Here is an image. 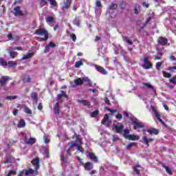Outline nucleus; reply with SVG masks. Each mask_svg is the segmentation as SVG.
<instances>
[{
    "label": "nucleus",
    "mask_w": 176,
    "mask_h": 176,
    "mask_svg": "<svg viewBox=\"0 0 176 176\" xmlns=\"http://www.w3.org/2000/svg\"><path fill=\"white\" fill-rule=\"evenodd\" d=\"M62 93V97H64V98H68V96L65 94V92L64 91H61Z\"/></svg>",
    "instance_id": "nucleus-58"
},
{
    "label": "nucleus",
    "mask_w": 176,
    "mask_h": 176,
    "mask_svg": "<svg viewBox=\"0 0 176 176\" xmlns=\"http://www.w3.org/2000/svg\"><path fill=\"white\" fill-rule=\"evenodd\" d=\"M48 45L50 47H56V43L53 42H50Z\"/></svg>",
    "instance_id": "nucleus-57"
},
{
    "label": "nucleus",
    "mask_w": 176,
    "mask_h": 176,
    "mask_svg": "<svg viewBox=\"0 0 176 176\" xmlns=\"http://www.w3.org/2000/svg\"><path fill=\"white\" fill-rule=\"evenodd\" d=\"M102 124H104L107 127H109V124H111V120H109V116L108 114H105L102 121Z\"/></svg>",
    "instance_id": "nucleus-9"
},
{
    "label": "nucleus",
    "mask_w": 176,
    "mask_h": 176,
    "mask_svg": "<svg viewBox=\"0 0 176 176\" xmlns=\"http://www.w3.org/2000/svg\"><path fill=\"white\" fill-rule=\"evenodd\" d=\"M14 16H24L28 14V12H27V10H24V11L21 10L20 9V6L14 8Z\"/></svg>",
    "instance_id": "nucleus-6"
},
{
    "label": "nucleus",
    "mask_w": 176,
    "mask_h": 176,
    "mask_svg": "<svg viewBox=\"0 0 176 176\" xmlns=\"http://www.w3.org/2000/svg\"><path fill=\"white\" fill-rule=\"evenodd\" d=\"M48 52H50V47L47 45L45 47V53H48Z\"/></svg>",
    "instance_id": "nucleus-54"
},
{
    "label": "nucleus",
    "mask_w": 176,
    "mask_h": 176,
    "mask_svg": "<svg viewBox=\"0 0 176 176\" xmlns=\"http://www.w3.org/2000/svg\"><path fill=\"white\" fill-rule=\"evenodd\" d=\"M43 138H44V142H45V144H48V142H50V139L47 138V137L44 136Z\"/></svg>",
    "instance_id": "nucleus-53"
},
{
    "label": "nucleus",
    "mask_w": 176,
    "mask_h": 176,
    "mask_svg": "<svg viewBox=\"0 0 176 176\" xmlns=\"http://www.w3.org/2000/svg\"><path fill=\"white\" fill-rule=\"evenodd\" d=\"M113 129L118 133V134H122L123 133V124H113Z\"/></svg>",
    "instance_id": "nucleus-8"
},
{
    "label": "nucleus",
    "mask_w": 176,
    "mask_h": 176,
    "mask_svg": "<svg viewBox=\"0 0 176 176\" xmlns=\"http://www.w3.org/2000/svg\"><path fill=\"white\" fill-rule=\"evenodd\" d=\"M35 138H31L30 139H28V138H27V135H25L24 142H25V144L33 145V144H35Z\"/></svg>",
    "instance_id": "nucleus-11"
},
{
    "label": "nucleus",
    "mask_w": 176,
    "mask_h": 176,
    "mask_svg": "<svg viewBox=\"0 0 176 176\" xmlns=\"http://www.w3.org/2000/svg\"><path fill=\"white\" fill-rule=\"evenodd\" d=\"M17 127H19V129H23V127H25V121L24 120H21L18 123Z\"/></svg>",
    "instance_id": "nucleus-25"
},
{
    "label": "nucleus",
    "mask_w": 176,
    "mask_h": 176,
    "mask_svg": "<svg viewBox=\"0 0 176 176\" xmlns=\"http://www.w3.org/2000/svg\"><path fill=\"white\" fill-rule=\"evenodd\" d=\"M8 65H10V67H14L17 65V63L16 61H9Z\"/></svg>",
    "instance_id": "nucleus-38"
},
{
    "label": "nucleus",
    "mask_w": 176,
    "mask_h": 176,
    "mask_svg": "<svg viewBox=\"0 0 176 176\" xmlns=\"http://www.w3.org/2000/svg\"><path fill=\"white\" fill-rule=\"evenodd\" d=\"M116 119H118V120H122V119H123V116H122V114L119 113L118 116H116Z\"/></svg>",
    "instance_id": "nucleus-51"
},
{
    "label": "nucleus",
    "mask_w": 176,
    "mask_h": 176,
    "mask_svg": "<svg viewBox=\"0 0 176 176\" xmlns=\"http://www.w3.org/2000/svg\"><path fill=\"white\" fill-rule=\"evenodd\" d=\"M85 170H87L88 171H90V170H93V164L91 162H87L85 164H83Z\"/></svg>",
    "instance_id": "nucleus-15"
},
{
    "label": "nucleus",
    "mask_w": 176,
    "mask_h": 176,
    "mask_svg": "<svg viewBox=\"0 0 176 176\" xmlns=\"http://www.w3.org/2000/svg\"><path fill=\"white\" fill-rule=\"evenodd\" d=\"M39 111H42V109H43V107L42 106V104L41 103H39L38 107H37Z\"/></svg>",
    "instance_id": "nucleus-59"
},
{
    "label": "nucleus",
    "mask_w": 176,
    "mask_h": 176,
    "mask_svg": "<svg viewBox=\"0 0 176 176\" xmlns=\"http://www.w3.org/2000/svg\"><path fill=\"white\" fill-rule=\"evenodd\" d=\"M17 98V96H7L6 100H16Z\"/></svg>",
    "instance_id": "nucleus-44"
},
{
    "label": "nucleus",
    "mask_w": 176,
    "mask_h": 176,
    "mask_svg": "<svg viewBox=\"0 0 176 176\" xmlns=\"http://www.w3.org/2000/svg\"><path fill=\"white\" fill-rule=\"evenodd\" d=\"M164 168L168 174H171V169L168 166H164Z\"/></svg>",
    "instance_id": "nucleus-48"
},
{
    "label": "nucleus",
    "mask_w": 176,
    "mask_h": 176,
    "mask_svg": "<svg viewBox=\"0 0 176 176\" xmlns=\"http://www.w3.org/2000/svg\"><path fill=\"white\" fill-rule=\"evenodd\" d=\"M12 50H23V48L21 47H16L12 48Z\"/></svg>",
    "instance_id": "nucleus-62"
},
{
    "label": "nucleus",
    "mask_w": 176,
    "mask_h": 176,
    "mask_svg": "<svg viewBox=\"0 0 176 176\" xmlns=\"http://www.w3.org/2000/svg\"><path fill=\"white\" fill-rule=\"evenodd\" d=\"M123 40L124 41V42L128 43V45H132L133 44V41L130 39L129 37H124Z\"/></svg>",
    "instance_id": "nucleus-33"
},
{
    "label": "nucleus",
    "mask_w": 176,
    "mask_h": 176,
    "mask_svg": "<svg viewBox=\"0 0 176 176\" xmlns=\"http://www.w3.org/2000/svg\"><path fill=\"white\" fill-rule=\"evenodd\" d=\"M45 21L50 25V24L54 21V18L52 16H48L45 18Z\"/></svg>",
    "instance_id": "nucleus-23"
},
{
    "label": "nucleus",
    "mask_w": 176,
    "mask_h": 176,
    "mask_svg": "<svg viewBox=\"0 0 176 176\" xmlns=\"http://www.w3.org/2000/svg\"><path fill=\"white\" fill-rule=\"evenodd\" d=\"M72 0H66L65 4L62 6V10H65V9H68L69 6H71Z\"/></svg>",
    "instance_id": "nucleus-18"
},
{
    "label": "nucleus",
    "mask_w": 176,
    "mask_h": 176,
    "mask_svg": "<svg viewBox=\"0 0 176 176\" xmlns=\"http://www.w3.org/2000/svg\"><path fill=\"white\" fill-rule=\"evenodd\" d=\"M16 174V171L14 170H10L6 176H10V175H14Z\"/></svg>",
    "instance_id": "nucleus-50"
},
{
    "label": "nucleus",
    "mask_w": 176,
    "mask_h": 176,
    "mask_svg": "<svg viewBox=\"0 0 176 176\" xmlns=\"http://www.w3.org/2000/svg\"><path fill=\"white\" fill-rule=\"evenodd\" d=\"M95 67L98 72H100V74H102L103 75H107L108 74V72H107L104 69V67H102L98 65H95Z\"/></svg>",
    "instance_id": "nucleus-10"
},
{
    "label": "nucleus",
    "mask_w": 176,
    "mask_h": 176,
    "mask_svg": "<svg viewBox=\"0 0 176 176\" xmlns=\"http://www.w3.org/2000/svg\"><path fill=\"white\" fill-rule=\"evenodd\" d=\"M147 133H149L150 134H159V131L156 129H150L147 131Z\"/></svg>",
    "instance_id": "nucleus-28"
},
{
    "label": "nucleus",
    "mask_w": 176,
    "mask_h": 176,
    "mask_svg": "<svg viewBox=\"0 0 176 176\" xmlns=\"http://www.w3.org/2000/svg\"><path fill=\"white\" fill-rule=\"evenodd\" d=\"M54 112L56 115H58V113H60V105L58 104V102L55 104L54 107Z\"/></svg>",
    "instance_id": "nucleus-21"
},
{
    "label": "nucleus",
    "mask_w": 176,
    "mask_h": 176,
    "mask_svg": "<svg viewBox=\"0 0 176 176\" xmlns=\"http://www.w3.org/2000/svg\"><path fill=\"white\" fill-rule=\"evenodd\" d=\"M107 111H109V112H111V113H116V112H118V110L111 109H107Z\"/></svg>",
    "instance_id": "nucleus-55"
},
{
    "label": "nucleus",
    "mask_w": 176,
    "mask_h": 176,
    "mask_svg": "<svg viewBox=\"0 0 176 176\" xmlns=\"http://www.w3.org/2000/svg\"><path fill=\"white\" fill-rule=\"evenodd\" d=\"M44 153H45L46 157H49V150H47V148H45Z\"/></svg>",
    "instance_id": "nucleus-56"
},
{
    "label": "nucleus",
    "mask_w": 176,
    "mask_h": 176,
    "mask_svg": "<svg viewBox=\"0 0 176 176\" xmlns=\"http://www.w3.org/2000/svg\"><path fill=\"white\" fill-rule=\"evenodd\" d=\"M140 168H141V166H140V165H136L135 166L133 167V171H135V173L140 174Z\"/></svg>",
    "instance_id": "nucleus-34"
},
{
    "label": "nucleus",
    "mask_w": 176,
    "mask_h": 176,
    "mask_svg": "<svg viewBox=\"0 0 176 176\" xmlns=\"http://www.w3.org/2000/svg\"><path fill=\"white\" fill-rule=\"evenodd\" d=\"M8 52L10 54V58H14L15 57H17L19 53H17L16 52H14L10 49L8 50Z\"/></svg>",
    "instance_id": "nucleus-16"
},
{
    "label": "nucleus",
    "mask_w": 176,
    "mask_h": 176,
    "mask_svg": "<svg viewBox=\"0 0 176 176\" xmlns=\"http://www.w3.org/2000/svg\"><path fill=\"white\" fill-rule=\"evenodd\" d=\"M87 153H88V156H89V159H91V160H93V162H95L96 163H97V162H98V158L97 157V156H96V155H94V153H90V152H87Z\"/></svg>",
    "instance_id": "nucleus-14"
},
{
    "label": "nucleus",
    "mask_w": 176,
    "mask_h": 176,
    "mask_svg": "<svg viewBox=\"0 0 176 176\" xmlns=\"http://www.w3.org/2000/svg\"><path fill=\"white\" fill-rule=\"evenodd\" d=\"M36 35H40L41 36H44L43 38H40L39 41H47L49 39V33L47 32L46 30L40 28L38 30H36L34 32Z\"/></svg>",
    "instance_id": "nucleus-3"
},
{
    "label": "nucleus",
    "mask_w": 176,
    "mask_h": 176,
    "mask_svg": "<svg viewBox=\"0 0 176 176\" xmlns=\"http://www.w3.org/2000/svg\"><path fill=\"white\" fill-rule=\"evenodd\" d=\"M1 8H2V10H0V14L1 15L3 14V13H5V12H6L5 5H2Z\"/></svg>",
    "instance_id": "nucleus-47"
},
{
    "label": "nucleus",
    "mask_w": 176,
    "mask_h": 176,
    "mask_svg": "<svg viewBox=\"0 0 176 176\" xmlns=\"http://www.w3.org/2000/svg\"><path fill=\"white\" fill-rule=\"evenodd\" d=\"M80 65H83V63H82V61H78L75 63V67L76 68H79V67H80Z\"/></svg>",
    "instance_id": "nucleus-40"
},
{
    "label": "nucleus",
    "mask_w": 176,
    "mask_h": 176,
    "mask_svg": "<svg viewBox=\"0 0 176 176\" xmlns=\"http://www.w3.org/2000/svg\"><path fill=\"white\" fill-rule=\"evenodd\" d=\"M8 80H9V76L1 77V78L0 79V86H5V84L6 83V82H8Z\"/></svg>",
    "instance_id": "nucleus-17"
},
{
    "label": "nucleus",
    "mask_w": 176,
    "mask_h": 176,
    "mask_svg": "<svg viewBox=\"0 0 176 176\" xmlns=\"http://www.w3.org/2000/svg\"><path fill=\"white\" fill-rule=\"evenodd\" d=\"M80 145H82V140H80V138L78 135H76L75 142L69 146V148L67 150V153H69V151H71L72 148L76 146L77 151H78L79 152H81V153H83V148H82V146H80Z\"/></svg>",
    "instance_id": "nucleus-1"
},
{
    "label": "nucleus",
    "mask_w": 176,
    "mask_h": 176,
    "mask_svg": "<svg viewBox=\"0 0 176 176\" xmlns=\"http://www.w3.org/2000/svg\"><path fill=\"white\" fill-rule=\"evenodd\" d=\"M168 71H170V72H176V66L169 67Z\"/></svg>",
    "instance_id": "nucleus-39"
},
{
    "label": "nucleus",
    "mask_w": 176,
    "mask_h": 176,
    "mask_svg": "<svg viewBox=\"0 0 176 176\" xmlns=\"http://www.w3.org/2000/svg\"><path fill=\"white\" fill-rule=\"evenodd\" d=\"M33 54L34 53L32 52L27 54L22 57L21 60H28V58H31L32 57Z\"/></svg>",
    "instance_id": "nucleus-27"
},
{
    "label": "nucleus",
    "mask_w": 176,
    "mask_h": 176,
    "mask_svg": "<svg viewBox=\"0 0 176 176\" xmlns=\"http://www.w3.org/2000/svg\"><path fill=\"white\" fill-rule=\"evenodd\" d=\"M40 3L41 6H45L47 3V1L46 0H41Z\"/></svg>",
    "instance_id": "nucleus-49"
},
{
    "label": "nucleus",
    "mask_w": 176,
    "mask_h": 176,
    "mask_svg": "<svg viewBox=\"0 0 176 176\" xmlns=\"http://www.w3.org/2000/svg\"><path fill=\"white\" fill-rule=\"evenodd\" d=\"M155 67L157 68V69H158V71H160L161 68H162V63L161 62H158L156 63Z\"/></svg>",
    "instance_id": "nucleus-41"
},
{
    "label": "nucleus",
    "mask_w": 176,
    "mask_h": 176,
    "mask_svg": "<svg viewBox=\"0 0 176 176\" xmlns=\"http://www.w3.org/2000/svg\"><path fill=\"white\" fill-rule=\"evenodd\" d=\"M142 67L144 69H151V68H152V63L149 61L148 56H145L143 58V64L142 65Z\"/></svg>",
    "instance_id": "nucleus-5"
},
{
    "label": "nucleus",
    "mask_w": 176,
    "mask_h": 176,
    "mask_svg": "<svg viewBox=\"0 0 176 176\" xmlns=\"http://www.w3.org/2000/svg\"><path fill=\"white\" fill-rule=\"evenodd\" d=\"M170 83H173V85H176V76H173L169 79Z\"/></svg>",
    "instance_id": "nucleus-35"
},
{
    "label": "nucleus",
    "mask_w": 176,
    "mask_h": 176,
    "mask_svg": "<svg viewBox=\"0 0 176 176\" xmlns=\"http://www.w3.org/2000/svg\"><path fill=\"white\" fill-rule=\"evenodd\" d=\"M74 25H77V27H80V21L79 20V19H76L74 21H73Z\"/></svg>",
    "instance_id": "nucleus-36"
},
{
    "label": "nucleus",
    "mask_w": 176,
    "mask_h": 176,
    "mask_svg": "<svg viewBox=\"0 0 176 176\" xmlns=\"http://www.w3.org/2000/svg\"><path fill=\"white\" fill-rule=\"evenodd\" d=\"M123 135H124V138H126V139L129 138V135H130V130H129L128 129H126L124 131Z\"/></svg>",
    "instance_id": "nucleus-30"
},
{
    "label": "nucleus",
    "mask_w": 176,
    "mask_h": 176,
    "mask_svg": "<svg viewBox=\"0 0 176 176\" xmlns=\"http://www.w3.org/2000/svg\"><path fill=\"white\" fill-rule=\"evenodd\" d=\"M152 141H153V140H152L151 138H148V137L144 136L142 138V140L141 141V142H142L143 144H145V145L148 148L149 146L148 142H152Z\"/></svg>",
    "instance_id": "nucleus-13"
},
{
    "label": "nucleus",
    "mask_w": 176,
    "mask_h": 176,
    "mask_svg": "<svg viewBox=\"0 0 176 176\" xmlns=\"http://www.w3.org/2000/svg\"><path fill=\"white\" fill-rule=\"evenodd\" d=\"M41 163V160L39 159V157H36V159H34L32 161V164H33V166H34V168L36 170L35 171V174L38 175V170L39 168V164Z\"/></svg>",
    "instance_id": "nucleus-7"
},
{
    "label": "nucleus",
    "mask_w": 176,
    "mask_h": 176,
    "mask_svg": "<svg viewBox=\"0 0 176 176\" xmlns=\"http://www.w3.org/2000/svg\"><path fill=\"white\" fill-rule=\"evenodd\" d=\"M116 8H118V5H116V4H111V5L109 6V8H110L111 10H115V9H116Z\"/></svg>",
    "instance_id": "nucleus-45"
},
{
    "label": "nucleus",
    "mask_w": 176,
    "mask_h": 176,
    "mask_svg": "<svg viewBox=\"0 0 176 176\" xmlns=\"http://www.w3.org/2000/svg\"><path fill=\"white\" fill-rule=\"evenodd\" d=\"M24 112L28 113V115H32V111L30 109V108L25 105L23 106Z\"/></svg>",
    "instance_id": "nucleus-26"
},
{
    "label": "nucleus",
    "mask_w": 176,
    "mask_h": 176,
    "mask_svg": "<svg viewBox=\"0 0 176 176\" xmlns=\"http://www.w3.org/2000/svg\"><path fill=\"white\" fill-rule=\"evenodd\" d=\"M52 8H57V2L56 0H48Z\"/></svg>",
    "instance_id": "nucleus-31"
},
{
    "label": "nucleus",
    "mask_w": 176,
    "mask_h": 176,
    "mask_svg": "<svg viewBox=\"0 0 176 176\" xmlns=\"http://www.w3.org/2000/svg\"><path fill=\"white\" fill-rule=\"evenodd\" d=\"M31 78H30V76H25L23 78V82H30Z\"/></svg>",
    "instance_id": "nucleus-43"
},
{
    "label": "nucleus",
    "mask_w": 176,
    "mask_h": 176,
    "mask_svg": "<svg viewBox=\"0 0 176 176\" xmlns=\"http://www.w3.org/2000/svg\"><path fill=\"white\" fill-rule=\"evenodd\" d=\"M96 5L98 8H100L101 6V2L98 0L96 1Z\"/></svg>",
    "instance_id": "nucleus-60"
},
{
    "label": "nucleus",
    "mask_w": 176,
    "mask_h": 176,
    "mask_svg": "<svg viewBox=\"0 0 176 176\" xmlns=\"http://www.w3.org/2000/svg\"><path fill=\"white\" fill-rule=\"evenodd\" d=\"M157 42L160 45H162V46H166V45H167V42H168V40L164 37H160Z\"/></svg>",
    "instance_id": "nucleus-12"
},
{
    "label": "nucleus",
    "mask_w": 176,
    "mask_h": 176,
    "mask_svg": "<svg viewBox=\"0 0 176 176\" xmlns=\"http://www.w3.org/2000/svg\"><path fill=\"white\" fill-rule=\"evenodd\" d=\"M83 82H87V85L88 86H91V82L89 79V78H78L76 80H75L74 82H72L71 86L72 87H76V86H81V85H83Z\"/></svg>",
    "instance_id": "nucleus-2"
},
{
    "label": "nucleus",
    "mask_w": 176,
    "mask_h": 176,
    "mask_svg": "<svg viewBox=\"0 0 176 176\" xmlns=\"http://www.w3.org/2000/svg\"><path fill=\"white\" fill-rule=\"evenodd\" d=\"M144 86L145 87H147V89H151L153 93H154V94L156 96V89H155V88H153V87L151 84L144 83Z\"/></svg>",
    "instance_id": "nucleus-22"
},
{
    "label": "nucleus",
    "mask_w": 176,
    "mask_h": 176,
    "mask_svg": "<svg viewBox=\"0 0 176 176\" xmlns=\"http://www.w3.org/2000/svg\"><path fill=\"white\" fill-rule=\"evenodd\" d=\"M10 162H12V160L10 159V157H8L6 160L4 161V163L6 164L8 163H10Z\"/></svg>",
    "instance_id": "nucleus-61"
},
{
    "label": "nucleus",
    "mask_w": 176,
    "mask_h": 176,
    "mask_svg": "<svg viewBox=\"0 0 176 176\" xmlns=\"http://www.w3.org/2000/svg\"><path fill=\"white\" fill-rule=\"evenodd\" d=\"M163 76H164V78H166L168 79H170V78H171V76H173V74H171L170 73H168V72L164 71L163 72Z\"/></svg>",
    "instance_id": "nucleus-29"
},
{
    "label": "nucleus",
    "mask_w": 176,
    "mask_h": 176,
    "mask_svg": "<svg viewBox=\"0 0 176 176\" xmlns=\"http://www.w3.org/2000/svg\"><path fill=\"white\" fill-rule=\"evenodd\" d=\"M31 98L34 102H38V95L36 93L33 92L31 94Z\"/></svg>",
    "instance_id": "nucleus-24"
},
{
    "label": "nucleus",
    "mask_w": 176,
    "mask_h": 176,
    "mask_svg": "<svg viewBox=\"0 0 176 176\" xmlns=\"http://www.w3.org/2000/svg\"><path fill=\"white\" fill-rule=\"evenodd\" d=\"M131 122L134 124V130H137V129H144V123L138 120L135 117L131 118Z\"/></svg>",
    "instance_id": "nucleus-4"
},
{
    "label": "nucleus",
    "mask_w": 176,
    "mask_h": 176,
    "mask_svg": "<svg viewBox=\"0 0 176 176\" xmlns=\"http://www.w3.org/2000/svg\"><path fill=\"white\" fill-rule=\"evenodd\" d=\"M137 145V143L135 142H131L126 146V149H130L132 146H135Z\"/></svg>",
    "instance_id": "nucleus-37"
},
{
    "label": "nucleus",
    "mask_w": 176,
    "mask_h": 176,
    "mask_svg": "<svg viewBox=\"0 0 176 176\" xmlns=\"http://www.w3.org/2000/svg\"><path fill=\"white\" fill-rule=\"evenodd\" d=\"M34 173H35V171L33 169L30 168L28 170H25V175H31V174H34Z\"/></svg>",
    "instance_id": "nucleus-32"
},
{
    "label": "nucleus",
    "mask_w": 176,
    "mask_h": 176,
    "mask_svg": "<svg viewBox=\"0 0 176 176\" xmlns=\"http://www.w3.org/2000/svg\"><path fill=\"white\" fill-rule=\"evenodd\" d=\"M77 102L80 104H82L84 107H90V102H89V101H87V100H77Z\"/></svg>",
    "instance_id": "nucleus-20"
},
{
    "label": "nucleus",
    "mask_w": 176,
    "mask_h": 176,
    "mask_svg": "<svg viewBox=\"0 0 176 176\" xmlns=\"http://www.w3.org/2000/svg\"><path fill=\"white\" fill-rule=\"evenodd\" d=\"M127 140L130 141H135L140 140V136L137 135H129L127 138Z\"/></svg>",
    "instance_id": "nucleus-19"
},
{
    "label": "nucleus",
    "mask_w": 176,
    "mask_h": 176,
    "mask_svg": "<svg viewBox=\"0 0 176 176\" xmlns=\"http://www.w3.org/2000/svg\"><path fill=\"white\" fill-rule=\"evenodd\" d=\"M120 8H121V9H124V8H126V3L125 2H122L120 4Z\"/></svg>",
    "instance_id": "nucleus-52"
},
{
    "label": "nucleus",
    "mask_w": 176,
    "mask_h": 176,
    "mask_svg": "<svg viewBox=\"0 0 176 176\" xmlns=\"http://www.w3.org/2000/svg\"><path fill=\"white\" fill-rule=\"evenodd\" d=\"M0 65H2L3 67L8 66V63L4 61L3 60L0 59Z\"/></svg>",
    "instance_id": "nucleus-42"
},
{
    "label": "nucleus",
    "mask_w": 176,
    "mask_h": 176,
    "mask_svg": "<svg viewBox=\"0 0 176 176\" xmlns=\"http://www.w3.org/2000/svg\"><path fill=\"white\" fill-rule=\"evenodd\" d=\"M155 115L157 119L160 118V114L157 111L155 112Z\"/></svg>",
    "instance_id": "nucleus-64"
},
{
    "label": "nucleus",
    "mask_w": 176,
    "mask_h": 176,
    "mask_svg": "<svg viewBox=\"0 0 176 176\" xmlns=\"http://www.w3.org/2000/svg\"><path fill=\"white\" fill-rule=\"evenodd\" d=\"M72 39L74 42H75V41H76V35L72 34Z\"/></svg>",
    "instance_id": "nucleus-63"
},
{
    "label": "nucleus",
    "mask_w": 176,
    "mask_h": 176,
    "mask_svg": "<svg viewBox=\"0 0 176 176\" xmlns=\"http://www.w3.org/2000/svg\"><path fill=\"white\" fill-rule=\"evenodd\" d=\"M98 115V111H95L91 113V117L92 118H96Z\"/></svg>",
    "instance_id": "nucleus-46"
}]
</instances>
